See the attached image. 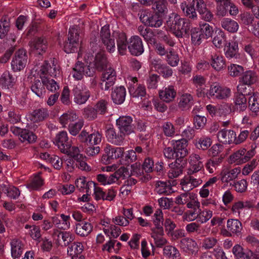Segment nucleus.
<instances>
[{"mask_svg":"<svg viewBox=\"0 0 259 259\" xmlns=\"http://www.w3.org/2000/svg\"><path fill=\"white\" fill-rule=\"evenodd\" d=\"M174 15L171 22L170 20L167 22V25L176 37H182L188 33L190 28V23L188 20L181 18L177 14Z\"/></svg>","mask_w":259,"mask_h":259,"instance_id":"nucleus-1","label":"nucleus"},{"mask_svg":"<svg viewBox=\"0 0 259 259\" xmlns=\"http://www.w3.org/2000/svg\"><path fill=\"white\" fill-rule=\"evenodd\" d=\"M256 147L255 144L252 145L251 149L248 151L244 148L240 149L229 156L228 162L239 165L247 162L255 155Z\"/></svg>","mask_w":259,"mask_h":259,"instance_id":"nucleus-2","label":"nucleus"},{"mask_svg":"<svg viewBox=\"0 0 259 259\" xmlns=\"http://www.w3.org/2000/svg\"><path fill=\"white\" fill-rule=\"evenodd\" d=\"M175 202L178 205H186L188 208H199L200 206L197 195L193 192H185L181 193L175 198Z\"/></svg>","mask_w":259,"mask_h":259,"instance_id":"nucleus-3","label":"nucleus"},{"mask_svg":"<svg viewBox=\"0 0 259 259\" xmlns=\"http://www.w3.org/2000/svg\"><path fill=\"white\" fill-rule=\"evenodd\" d=\"M207 97L217 100H227L231 95V90L218 83H213L206 93Z\"/></svg>","mask_w":259,"mask_h":259,"instance_id":"nucleus-4","label":"nucleus"},{"mask_svg":"<svg viewBox=\"0 0 259 259\" xmlns=\"http://www.w3.org/2000/svg\"><path fill=\"white\" fill-rule=\"evenodd\" d=\"M27 62L26 52L24 49H19L15 54L11 62V67L15 72L23 70Z\"/></svg>","mask_w":259,"mask_h":259,"instance_id":"nucleus-5","label":"nucleus"},{"mask_svg":"<svg viewBox=\"0 0 259 259\" xmlns=\"http://www.w3.org/2000/svg\"><path fill=\"white\" fill-rule=\"evenodd\" d=\"M140 18L143 23L151 27H159L163 23L161 16L155 13L144 12Z\"/></svg>","mask_w":259,"mask_h":259,"instance_id":"nucleus-6","label":"nucleus"},{"mask_svg":"<svg viewBox=\"0 0 259 259\" xmlns=\"http://www.w3.org/2000/svg\"><path fill=\"white\" fill-rule=\"evenodd\" d=\"M32 71V72L35 71L39 77H48L49 75L55 77L60 72L56 65H55L54 63L51 66L46 62H44L40 67L35 66Z\"/></svg>","mask_w":259,"mask_h":259,"instance_id":"nucleus-7","label":"nucleus"},{"mask_svg":"<svg viewBox=\"0 0 259 259\" xmlns=\"http://www.w3.org/2000/svg\"><path fill=\"white\" fill-rule=\"evenodd\" d=\"M116 80V73L115 70L111 67H109L104 70L101 82V88L105 91L108 90L115 83Z\"/></svg>","mask_w":259,"mask_h":259,"instance_id":"nucleus-8","label":"nucleus"},{"mask_svg":"<svg viewBox=\"0 0 259 259\" xmlns=\"http://www.w3.org/2000/svg\"><path fill=\"white\" fill-rule=\"evenodd\" d=\"M105 154L102 157V161L105 164L110 163V160L117 159L121 157L124 153V148L123 147H113L111 145H108L105 147Z\"/></svg>","mask_w":259,"mask_h":259,"instance_id":"nucleus-9","label":"nucleus"},{"mask_svg":"<svg viewBox=\"0 0 259 259\" xmlns=\"http://www.w3.org/2000/svg\"><path fill=\"white\" fill-rule=\"evenodd\" d=\"M74 101L81 105L86 103L91 96L89 90L82 84H78L72 90Z\"/></svg>","mask_w":259,"mask_h":259,"instance_id":"nucleus-10","label":"nucleus"},{"mask_svg":"<svg viewBox=\"0 0 259 259\" xmlns=\"http://www.w3.org/2000/svg\"><path fill=\"white\" fill-rule=\"evenodd\" d=\"M191 175L186 176L181 180L180 185L182 189L185 192H190L193 189L199 186L203 183L201 179L195 178Z\"/></svg>","mask_w":259,"mask_h":259,"instance_id":"nucleus-11","label":"nucleus"},{"mask_svg":"<svg viewBox=\"0 0 259 259\" xmlns=\"http://www.w3.org/2000/svg\"><path fill=\"white\" fill-rule=\"evenodd\" d=\"M128 49L133 55L138 56L144 52V47L141 38L137 36H132L128 41Z\"/></svg>","mask_w":259,"mask_h":259,"instance_id":"nucleus-12","label":"nucleus"},{"mask_svg":"<svg viewBox=\"0 0 259 259\" xmlns=\"http://www.w3.org/2000/svg\"><path fill=\"white\" fill-rule=\"evenodd\" d=\"M132 122L133 119L131 116H123L116 120V124L121 132L128 135L134 132Z\"/></svg>","mask_w":259,"mask_h":259,"instance_id":"nucleus-13","label":"nucleus"},{"mask_svg":"<svg viewBox=\"0 0 259 259\" xmlns=\"http://www.w3.org/2000/svg\"><path fill=\"white\" fill-rule=\"evenodd\" d=\"M132 83H130L128 87L129 93L131 96L134 98H139L141 99L146 95L145 87L141 84L137 83L136 77L131 78Z\"/></svg>","mask_w":259,"mask_h":259,"instance_id":"nucleus-14","label":"nucleus"},{"mask_svg":"<svg viewBox=\"0 0 259 259\" xmlns=\"http://www.w3.org/2000/svg\"><path fill=\"white\" fill-rule=\"evenodd\" d=\"M71 74L74 79L81 80L84 75L91 76L93 73L91 71L89 66L84 65L80 62H77L73 68Z\"/></svg>","mask_w":259,"mask_h":259,"instance_id":"nucleus-15","label":"nucleus"},{"mask_svg":"<svg viewBox=\"0 0 259 259\" xmlns=\"http://www.w3.org/2000/svg\"><path fill=\"white\" fill-rule=\"evenodd\" d=\"M11 254L14 259L19 258L23 253L24 244L22 240L18 238L14 237L10 239Z\"/></svg>","mask_w":259,"mask_h":259,"instance_id":"nucleus-16","label":"nucleus"},{"mask_svg":"<svg viewBox=\"0 0 259 259\" xmlns=\"http://www.w3.org/2000/svg\"><path fill=\"white\" fill-rule=\"evenodd\" d=\"M101 37L107 50L110 53L114 52L115 51V41L114 39L110 37V32L108 26L105 25L102 28Z\"/></svg>","mask_w":259,"mask_h":259,"instance_id":"nucleus-17","label":"nucleus"},{"mask_svg":"<svg viewBox=\"0 0 259 259\" xmlns=\"http://www.w3.org/2000/svg\"><path fill=\"white\" fill-rule=\"evenodd\" d=\"M171 145L176 152L177 157L184 158L188 154V151L187 149L188 141L186 139L183 138L179 140H172Z\"/></svg>","mask_w":259,"mask_h":259,"instance_id":"nucleus-18","label":"nucleus"},{"mask_svg":"<svg viewBox=\"0 0 259 259\" xmlns=\"http://www.w3.org/2000/svg\"><path fill=\"white\" fill-rule=\"evenodd\" d=\"M240 172L241 169L239 167L231 169L224 166L220 174L221 180L222 182L228 183L236 179Z\"/></svg>","mask_w":259,"mask_h":259,"instance_id":"nucleus-19","label":"nucleus"},{"mask_svg":"<svg viewBox=\"0 0 259 259\" xmlns=\"http://www.w3.org/2000/svg\"><path fill=\"white\" fill-rule=\"evenodd\" d=\"M202 159V158L196 153H193L189 156V162L190 167L188 171V175H192L197 172L203 167Z\"/></svg>","mask_w":259,"mask_h":259,"instance_id":"nucleus-20","label":"nucleus"},{"mask_svg":"<svg viewBox=\"0 0 259 259\" xmlns=\"http://www.w3.org/2000/svg\"><path fill=\"white\" fill-rule=\"evenodd\" d=\"M126 135L120 131L116 133L113 128H109L106 132V136L108 141L115 145H121L124 140Z\"/></svg>","mask_w":259,"mask_h":259,"instance_id":"nucleus-21","label":"nucleus"},{"mask_svg":"<svg viewBox=\"0 0 259 259\" xmlns=\"http://www.w3.org/2000/svg\"><path fill=\"white\" fill-rule=\"evenodd\" d=\"M159 98L164 102L170 103L174 100L177 91L173 85L163 88L158 92Z\"/></svg>","mask_w":259,"mask_h":259,"instance_id":"nucleus-22","label":"nucleus"},{"mask_svg":"<svg viewBox=\"0 0 259 259\" xmlns=\"http://www.w3.org/2000/svg\"><path fill=\"white\" fill-rule=\"evenodd\" d=\"M236 133L232 130H221L217 134L219 141L224 144H235Z\"/></svg>","mask_w":259,"mask_h":259,"instance_id":"nucleus-23","label":"nucleus"},{"mask_svg":"<svg viewBox=\"0 0 259 259\" xmlns=\"http://www.w3.org/2000/svg\"><path fill=\"white\" fill-rule=\"evenodd\" d=\"M150 235L154 239L155 244L158 247H161L167 243V240L163 237V227L152 228Z\"/></svg>","mask_w":259,"mask_h":259,"instance_id":"nucleus-24","label":"nucleus"},{"mask_svg":"<svg viewBox=\"0 0 259 259\" xmlns=\"http://www.w3.org/2000/svg\"><path fill=\"white\" fill-rule=\"evenodd\" d=\"M209 61L211 66L216 71H221L226 67V62L224 57L215 53L211 54Z\"/></svg>","mask_w":259,"mask_h":259,"instance_id":"nucleus-25","label":"nucleus"},{"mask_svg":"<svg viewBox=\"0 0 259 259\" xmlns=\"http://www.w3.org/2000/svg\"><path fill=\"white\" fill-rule=\"evenodd\" d=\"M71 141L69 140L67 133L65 131H62L57 134L54 143L58 146L61 152L65 149L66 146L70 144Z\"/></svg>","mask_w":259,"mask_h":259,"instance_id":"nucleus-26","label":"nucleus"},{"mask_svg":"<svg viewBox=\"0 0 259 259\" xmlns=\"http://www.w3.org/2000/svg\"><path fill=\"white\" fill-rule=\"evenodd\" d=\"M49 116L46 109L41 108L34 110L27 115V117L33 122H38L44 120Z\"/></svg>","mask_w":259,"mask_h":259,"instance_id":"nucleus-27","label":"nucleus"},{"mask_svg":"<svg viewBox=\"0 0 259 259\" xmlns=\"http://www.w3.org/2000/svg\"><path fill=\"white\" fill-rule=\"evenodd\" d=\"M93 227L91 223L87 222H80L76 225L75 232L81 237L88 236L92 231Z\"/></svg>","mask_w":259,"mask_h":259,"instance_id":"nucleus-28","label":"nucleus"},{"mask_svg":"<svg viewBox=\"0 0 259 259\" xmlns=\"http://www.w3.org/2000/svg\"><path fill=\"white\" fill-rule=\"evenodd\" d=\"M31 51L35 54L40 55L47 49V41L42 38H38L30 44Z\"/></svg>","mask_w":259,"mask_h":259,"instance_id":"nucleus-29","label":"nucleus"},{"mask_svg":"<svg viewBox=\"0 0 259 259\" xmlns=\"http://www.w3.org/2000/svg\"><path fill=\"white\" fill-rule=\"evenodd\" d=\"M193 84L197 88V94L199 97L204 96V92L203 86L206 82V79L201 75H196L191 79Z\"/></svg>","mask_w":259,"mask_h":259,"instance_id":"nucleus-30","label":"nucleus"},{"mask_svg":"<svg viewBox=\"0 0 259 259\" xmlns=\"http://www.w3.org/2000/svg\"><path fill=\"white\" fill-rule=\"evenodd\" d=\"M126 91L123 86L116 87L112 92L111 98L113 102L116 104H122L125 98Z\"/></svg>","mask_w":259,"mask_h":259,"instance_id":"nucleus-31","label":"nucleus"},{"mask_svg":"<svg viewBox=\"0 0 259 259\" xmlns=\"http://www.w3.org/2000/svg\"><path fill=\"white\" fill-rule=\"evenodd\" d=\"M16 78L8 71H5L0 77V85L5 89L12 88L16 82Z\"/></svg>","mask_w":259,"mask_h":259,"instance_id":"nucleus-32","label":"nucleus"},{"mask_svg":"<svg viewBox=\"0 0 259 259\" xmlns=\"http://www.w3.org/2000/svg\"><path fill=\"white\" fill-rule=\"evenodd\" d=\"M76 187L80 192L91 193V188L95 186V183L92 181H87L85 177H80L75 181Z\"/></svg>","mask_w":259,"mask_h":259,"instance_id":"nucleus-33","label":"nucleus"},{"mask_svg":"<svg viewBox=\"0 0 259 259\" xmlns=\"http://www.w3.org/2000/svg\"><path fill=\"white\" fill-rule=\"evenodd\" d=\"M94 64L99 70H102L107 67V60L104 51L100 50L95 54Z\"/></svg>","mask_w":259,"mask_h":259,"instance_id":"nucleus-34","label":"nucleus"},{"mask_svg":"<svg viewBox=\"0 0 259 259\" xmlns=\"http://www.w3.org/2000/svg\"><path fill=\"white\" fill-rule=\"evenodd\" d=\"M232 252L236 259H251L252 252L245 250L239 244H236L232 248Z\"/></svg>","mask_w":259,"mask_h":259,"instance_id":"nucleus-35","label":"nucleus"},{"mask_svg":"<svg viewBox=\"0 0 259 259\" xmlns=\"http://www.w3.org/2000/svg\"><path fill=\"white\" fill-rule=\"evenodd\" d=\"M180 247L186 252H194L197 248V244L193 239L190 238H184L181 240Z\"/></svg>","mask_w":259,"mask_h":259,"instance_id":"nucleus-36","label":"nucleus"},{"mask_svg":"<svg viewBox=\"0 0 259 259\" xmlns=\"http://www.w3.org/2000/svg\"><path fill=\"white\" fill-rule=\"evenodd\" d=\"M257 80L256 73L252 70H247L242 74L239 78V82H243L249 87L254 83Z\"/></svg>","mask_w":259,"mask_h":259,"instance_id":"nucleus-37","label":"nucleus"},{"mask_svg":"<svg viewBox=\"0 0 259 259\" xmlns=\"http://www.w3.org/2000/svg\"><path fill=\"white\" fill-rule=\"evenodd\" d=\"M117 46L118 53L121 55H123L126 52L127 45V37L125 33L120 32L118 33L117 36Z\"/></svg>","mask_w":259,"mask_h":259,"instance_id":"nucleus-38","label":"nucleus"},{"mask_svg":"<svg viewBox=\"0 0 259 259\" xmlns=\"http://www.w3.org/2000/svg\"><path fill=\"white\" fill-rule=\"evenodd\" d=\"M138 30L140 34L143 36L145 40L148 43L150 44H155L154 34L151 29L140 25L138 27Z\"/></svg>","mask_w":259,"mask_h":259,"instance_id":"nucleus-39","label":"nucleus"},{"mask_svg":"<svg viewBox=\"0 0 259 259\" xmlns=\"http://www.w3.org/2000/svg\"><path fill=\"white\" fill-rule=\"evenodd\" d=\"M193 98L188 93L182 94L179 99V107L182 110L189 109L193 104Z\"/></svg>","mask_w":259,"mask_h":259,"instance_id":"nucleus-40","label":"nucleus"},{"mask_svg":"<svg viewBox=\"0 0 259 259\" xmlns=\"http://www.w3.org/2000/svg\"><path fill=\"white\" fill-rule=\"evenodd\" d=\"M224 52L225 56L227 58L231 59L234 58L237 59L239 57L238 44L236 42H229L228 45L225 47Z\"/></svg>","mask_w":259,"mask_h":259,"instance_id":"nucleus-41","label":"nucleus"},{"mask_svg":"<svg viewBox=\"0 0 259 259\" xmlns=\"http://www.w3.org/2000/svg\"><path fill=\"white\" fill-rule=\"evenodd\" d=\"M221 26L224 29L232 33L236 32L239 28V25L236 21L228 18L222 19Z\"/></svg>","mask_w":259,"mask_h":259,"instance_id":"nucleus-42","label":"nucleus"},{"mask_svg":"<svg viewBox=\"0 0 259 259\" xmlns=\"http://www.w3.org/2000/svg\"><path fill=\"white\" fill-rule=\"evenodd\" d=\"M152 9L155 13L162 15L167 13V8L165 0H152Z\"/></svg>","mask_w":259,"mask_h":259,"instance_id":"nucleus-43","label":"nucleus"},{"mask_svg":"<svg viewBox=\"0 0 259 259\" xmlns=\"http://www.w3.org/2000/svg\"><path fill=\"white\" fill-rule=\"evenodd\" d=\"M227 228L228 230L233 234L238 235L242 229V224L236 219H229L227 223Z\"/></svg>","mask_w":259,"mask_h":259,"instance_id":"nucleus-44","label":"nucleus"},{"mask_svg":"<svg viewBox=\"0 0 259 259\" xmlns=\"http://www.w3.org/2000/svg\"><path fill=\"white\" fill-rule=\"evenodd\" d=\"M61 152L73 157L75 159L82 158V154L80 153L79 148L77 146H72L71 142L70 143L69 145L66 146L64 151H62Z\"/></svg>","mask_w":259,"mask_h":259,"instance_id":"nucleus-45","label":"nucleus"},{"mask_svg":"<svg viewBox=\"0 0 259 259\" xmlns=\"http://www.w3.org/2000/svg\"><path fill=\"white\" fill-rule=\"evenodd\" d=\"M223 161L222 157L211 158L208 159L205 164L206 170L210 174L213 173Z\"/></svg>","mask_w":259,"mask_h":259,"instance_id":"nucleus-46","label":"nucleus"},{"mask_svg":"<svg viewBox=\"0 0 259 259\" xmlns=\"http://www.w3.org/2000/svg\"><path fill=\"white\" fill-rule=\"evenodd\" d=\"M78 118L77 115L73 111H69L62 114L60 118L59 121L63 127L67 124H71L72 122L76 120Z\"/></svg>","mask_w":259,"mask_h":259,"instance_id":"nucleus-47","label":"nucleus"},{"mask_svg":"<svg viewBox=\"0 0 259 259\" xmlns=\"http://www.w3.org/2000/svg\"><path fill=\"white\" fill-rule=\"evenodd\" d=\"M234 103L237 109L240 111H244L247 108V99L242 94H235Z\"/></svg>","mask_w":259,"mask_h":259,"instance_id":"nucleus-48","label":"nucleus"},{"mask_svg":"<svg viewBox=\"0 0 259 259\" xmlns=\"http://www.w3.org/2000/svg\"><path fill=\"white\" fill-rule=\"evenodd\" d=\"M10 19L7 17H3L0 21V38H4L10 30Z\"/></svg>","mask_w":259,"mask_h":259,"instance_id":"nucleus-49","label":"nucleus"},{"mask_svg":"<svg viewBox=\"0 0 259 259\" xmlns=\"http://www.w3.org/2000/svg\"><path fill=\"white\" fill-rule=\"evenodd\" d=\"M83 246L80 242H74L67 248V253L70 256L81 255Z\"/></svg>","mask_w":259,"mask_h":259,"instance_id":"nucleus-50","label":"nucleus"},{"mask_svg":"<svg viewBox=\"0 0 259 259\" xmlns=\"http://www.w3.org/2000/svg\"><path fill=\"white\" fill-rule=\"evenodd\" d=\"M166 61L167 64L171 67H176L178 65L180 58L178 54L172 50L167 52Z\"/></svg>","mask_w":259,"mask_h":259,"instance_id":"nucleus-51","label":"nucleus"},{"mask_svg":"<svg viewBox=\"0 0 259 259\" xmlns=\"http://www.w3.org/2000/svg\"><path fill=\"white\" fill-rule=\"evenodd\" d=\"M243 201H238L234 202L231 208V211L233 214L240 219L245 218V213L243 212Z\"/></svg>","mask_w":259,"mask_h":259,"instance_id":"nucleus-52","label":"nucleus"},{"mask_svg":"<svg viewBox=\"0 0 259 259\" xmlns=\"http://www.w3.org/2000/svg\"><path fill=\"white\" fill-rule=\"evenodd\" d=\"M164 256L169 258H177L180 257V253L178 249L172 245H166L163 249Z\"/></svg>","mask_w":259,"mask_h":259,"instance_id":"nucleus-53","label":"nucleus"},{"mask_svg":"<svg viewBox=\"0 0 259 259\" xmlns=\"http://www.w3.org/2000/svg\"><path fill=\"white\" fill-rule=\"evenodd\" d=\"M45 86L42 80L41 82L39 80H36L31 85V89L38 97H41L46 93Z\"/></svg>","mask_w":259,"mask_h":259,"instance_id":"nucleus-54","label":"nucleus"},{"mask_svg":"<svg viewBox=\"0 0 259 259\" xmlns=\"http://www.w3.org/2000/svg\"><path fill=\"white\" fill-rule=\"evenodd\" d=\"M161 129L163 134L167 137L172 138L176 135L175 127L169 121L164 122L161 126Z\"/></svg>","mask_w":259,"mask_h":259,"instance_id":"nucleus-55","label":"nucleus"},{"mask_svg":"<svg viewBox=\"0 0 259 259\" xmlns=\"http://www.w3.org/2000/svg\"><path fill=\"white\" fill-rule=\"evenodd\" d=\"M0 188L5 193L7 194L8 197L11 198L16 199L20 195L19 190L14 186L7 187L6 185H2L0 186Z\"/></svg>","mask_w":259,"mask_h":259,"instance_id":"nucleus-56","label":"nucleus"},{"mask_svg":"<svg viewBox=\"0 0 259 259\" xmlns=\"http://www.w3.org/2000/svg\"><path fill=\"white\" fill-rule=\"evenodd\" d=\"M170 169L168 172V177L170 179H174L179 177L182 174L183 168L182 166L177 163H171L169 165Z\"/></svg>","mask_w":259,"mask_h":259,"instance_id":"nucleus-57","label":"nucleus"},{"mask_svg":"<svg viewBox=\"0 0 259 259\" xmlns=\"http://www.w3.org/2000/svg\"><path fill=\"white\" fill-rule=\"evenodd\" d=\"M218 243V239L213 237H205L201 243V247L202 249L209 250L215 246Z\"/></svg>","mask_w":259,"mask_h":259,"instance_id":"nucleus-58","label":"nucleus"},{"mask_svg":"<svg viewBox=\"0 0 259 259\" xmlns=\"http://www.w3.org/2000/svg\"><path fill=\"white\" fill-rule=\"evenodd\" d=\"M211 144L210 138L207 137H203L197 139L195 141V146L199 149L205 150L207 149Z\"/></svg>","mask_w":259,"mask_h":259,"instance_id":"nucleus-59","label":"nucleus"},{"mask_svg":"<svg viewBox=\"0 0 259 259\" xmlns=\"http://www.w3.org/2000/svg\"><path fill=\"white\" fill-rule=\"evenodd\" d=\"M170 186L166 182L158 181L156 183L155 191L159 194L168 195L170 193Z\"/></svg>","mask_w":259,"mask_h":259,"instance_id":"nucleus-60","label":"nucleus"},{"mask_svg":"<svg viewBox=\"0 0 259 259\" xmlns=\"http://www.w3.org/2000/svg\"><path fill=\"white\" fill-rule=\"evenodd\" d=\"M228 70L229 75L232 77L239 76L244 71V68L239 65L231 64L228 67Z\"/></svg>","mask_w":259,"mask_h":259,"instance_id":"nucleus-61","label":"nucleus"},{"mask_svg":"<svg viewBox=\"0 0 259 259\" xmlns=\"http://www.w3.org/2000/svg\"><path fill=\"white\" fill-rule=\"evenodd\" d=\"M205 39L199 31V28H194L192 29L191 32V40L192 43L195 45H199L202 39Z\"/></svg>","mask_w":259,"mask_h":259,"instance_id":"nucleus-62","label":"nucleus"},{"mask_svg":"<svg viewBox=\"0 0 259 259\" xmlns=\"http://www.w3.org/2000/svg\"><path fill=\"white\" fill-rule=\"evenodd\" d=\"M212 216V211L205 209L203 210H198V222L201 224L207 222Z\"/></svg>","mask_w":259,"mask_h":259,"instance_id":"nucleus-63","label":"nucleus"},{"mask_svg":"<svg viewBox=\"0 0 259 259\" xmlns=\"http://www.w3.org/2000/svg\"><path fill=\"white\" fill-rule=\"evenodd\" d=\"M248 102L250 110L256 115L257 113L259 112V100L257 96L254 94L251 96Z\"/></svg>","mask_w":259,"mask_h":259,"instance_id":"nucleus-64","label":"nucleus"}]
</instances>
